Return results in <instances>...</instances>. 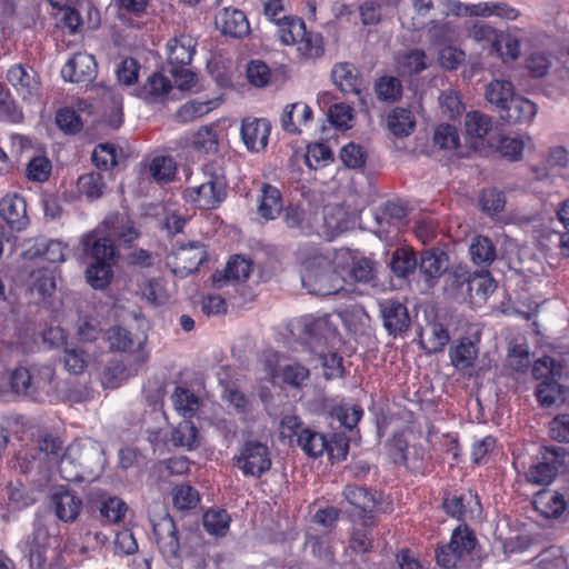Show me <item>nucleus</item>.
<instances>
[{"instance_id": "obj_36", "label": "nucleus", "mask_w": 569, "mask_h": 569, "mask_svg": "<svg viewBox=\"0 0 569 569\" xmlns=\"http://www.w3.org/2000/svg\"><path fill=\"white\" fill-rule=\"evenodd\" d=\"M168 441L176 448L196 449L199 446L198 430L190 420H183L172 429Z\"/></svg>"}, {"instance_id": "obj_33", "label": "nucleus", "mask_w": 569, "mask_h": 569, "mask_svg": "<svg viewBox=\"0 0 569 569\" xmlns=\"http://www.w3.org/2000/svg\"><path fill=\"white\" fill-rule=\"evenodd\" d=\"M28 287L31 295L37 296L38 300L50 297L56 290V276L53 270L42 268L30 273Z\"/></svg>"}, {"instance_id": "obj_54", "label": "nucleus", "mask_w": 569, "mask_h": 569, "mask_svg": "<svg viewBox=\"0 0 569 569\" xmlns=\"http://www.w3.org/2000/svg\"><path fill=\"white\" fill-rule=\"evenodd\" d=\"M229 526L230 516L226 510H208L203 516V527L210 535L224 536Z\"/></svg>"}, {"instance_id": "obj_26", "label": "nucleus", "mask_w": 569, "mask_h": 569, "mask_svg": "<svg viewBox=\"0 0 569 569\" xmlns=\"http://www.w3.org/2000/svg\"><path fill=\"white\" fill-rule=\"evenodd\" d=\"M104 226L110 236L116 237L122 244L131 247L140 232L127 213L116 212L104 219Z\"/></svg>"}, {"instance_id": "obj_59", "label": "nucleus", "mask_w": 569, "mask_h": 569, "mask_svg": "<svg viewBox=\"0 0 569 569\" xmlns=\"http://www.w3.org/2000/svg\"><path fill=\"white\" fill-rule=\"evenodd\" d=\"M127 512V505L118 497H110L101 502L100 515L110 523L121 521Z\"/></svg>"}, {"instance_id": "obj_42", "label": "nucleus", "mask_w": 569, "mask_h": 569, "mask_svg": "<svg viewBox=\"0 0 569 569\" xmlns=\"http://www.w3.org/2000/svg\"><path fill=\"white\" fill-rule=\"evenodd\" d=\"M170 81L161 73H152L139 90V97L148 102H157L169 93Z\"/></svg>"}, {"instance_id": "obj_11", "label": "nucleus", "mask_w": 569, "mask_h": 569, "mask_svg": "<svg viewBox=\"0 0 569 569\" xmlns=\"http://www.w3.org/2000/svg\"><path fill=\"white\" fill-rule=\"evenodd\" d=\"M565 449L561 447L546 448L545 461L532 465L526 472L528 482L537 486H547L553 481L558 473V466L562 462Z\"/></svg>"}, {"instance_id": "obj_62", "label": "nucleus", "mask_w": 569, "mask_h": 569, "mask_svg": "<svg viewBox=\"0 0 569 569\" xmlns=\"http://www.w3.org/2000/svg\"><path fill=\"white\" fill-rule=\"evenodd\" d=\"M433 142L440 149L458 150L459 134L451 124H440L433 134Z\"/></svg>"}, {"instance_id": "obj_25", "label": "nucleus", "mask_w": 569, "mask_h": 569, "mask_svg": "<svg viewBox=\"0 0 569 569\" xmlns=\"http://www.w3.org/2000/svg\"><path fill=\"white\" fill-rule=\"evenodd\" d=\"M49 535L43 528H34L30 537L24 542L23 552L29 559V565L33 569H44L47 565Z\"/></svg>"}, {"instance_id": "obj_18", "label": "nucleus", "mask_w": 569, "mask_h": 569, "mask_svg": "<svg viewBox=\"0 0 569 569\" xmlns=\"http://www.w3.org/2000/svg\"><path fill=\"white\" fill-rule=\"evenodd\" d=\"M196 40L186 34H181L167 43L168 60L172 66L171 73L178 76L184 72V67L192 61L196 52Z\"/></svg>"}, {"instance_id": "obj_9", "label": "nucleus", "mask_w": 569, "mask_h": 569, "mask_svg": "<svg viewBox=\"0 0 569 569\" xmlns=\"http://www.w3.org/2000/svg\"><path fill=\"white\" fill-rule=\"evenodd\" d=\"M153 535L166 562L176 567L180 559V542L173 519L166 515L152 523Z\"/></svg>"}, {"instance_id": "obj_14", "label": "nucleus", "mask_w": 569, "mask_h": 569, "mask_svg": "<svg viewBox=\"0 0 569 569\" xmlns=\"http://www.w3.org/2000/svg\"><path fill=\"white\" fill-rule=\"evenodd\" d=\"M271 124L263 118H244L240 134L246 148L251 152L263 150L269 140Z\"/></svg>"}, {"instance_id": "obj_60", "label": "nucleus", "mask_w": 569, "mask_h": 569, "mask_svg": "<svg viewBox=\"0 0 569 569\" xmlns=\"http://www.w3.org/2000/svg\"><path fill=\"white\" fill-rule=\"evenodd\" d=\"M172 495L173 505L179 510L192 509L200 501L198 491L188 485L176 487Z\"/></svg>"}, {"instance_id": "obj_10", "label": "nucleus", "mask_w": 569, "mask_h": 569, "mask_svg": "<svg viewBox=\"0 0 569 569\" xmlns=\"http://www.w3.org/2000/svg\"><path fill=\"white\" fill-rule=\"evenodd\" d=\"M52 377L53 370L50 367L42 368L37 376L29 369L20 367L12 371L10 382L16 393L34 396L38 392H48Z\"/></svg>"}, {"instance_id": "obj_61", "label": "nucleus", "mask_w": 569, "mask_h": 569, "mask_svg": "<svg viewBox=\"0 0 569 569\" xmlns=\"http://www.w3.org/2000/svg\"><path fill=\"white\" fill-rule=\"evenodd\" d=\"M212 109V101H190L184 103L177 112L179 122H189L207 114Z\"/></svg>"}, {"instance_id": "obj_55", "label": "nucleus", "mask_w": 569, "mask_h": 569, "mask_svg": "<svg viewBox=\"0 0 569 569\" xmlns=\"http://www.w3.org/2000/svg\"><path fill=\"white\" fill-rule=\"evenodd\" d=\"M298 50L308 59H316L323 54V39L320 33L306 30V36L297 42Z\"/></svg>"}, {"instance_id": "obj_12", "label": "nucleus", "mask_w": 569, "mask_h": 569, "mask_svg": "<svg viewBox=\"0 0 569 569\" xmlns=\"http://www.w3.org/2000/svg\"><path fill=\"white\" fill-rule=\"evenodd\" d=\"M49 500L57 518L63 522H74L83 507L82 499L64 487L56 488Z\"/></svg>"}, {"instance_id": "obj_21", "label": "nucleus", "mask_w": 569, "mask_h": 569, "mask_svg": "<svg viewBox=\"0 0 569 569\" xmlns=\"http://www.w3.org/2000/svg\"><path fill=\"white\" fill-rule=\"evenodd\" d=\"M377 228L375 232L381 237L388 234L391 227H399L407 218V209L400 203L388 201L372 212Z\"/></svg>"}, {"instance_id": "obj_6", "label": "nucleus", "mask_w": 569, "mask_h": 569, "mask_svg": "<svg viewBox=\"0 0 569 569\" xmlns=\"http://www.w3.org/2000/svg\"><path fill=\"white\" fill-rule=\"evenodd\" d=\"M562 368L550 357L538 359L532 366V375L540 380L537 387V398L542 406L550 407L563 401V391L558 382Z\"/></svg>"}, {"instance_id": "obj_30", "label": "nucleus", "mask_w": 569, "mask_h": 569, "mask_svg": "<svg viewBox=\"0 0 569 569\" xmlns=\"http://www.w3.org/2000/svg\"><path fill=\"white\" fill-rule=\"evenodd\" d=\"M533 505L536 510L545 518H559L567 509V502L563 495L557 491H541L539 492Z\"/></svg>"}, {"instance_id": "obj_16", "label": "nucleus", "mask_w": 569, "mask_h": 569, "mask_svg": "<svg viewBox=\"0 0 569 569\" xmlns=\"http://www.w3.org/2000/svg\"><path fill=\"white\" fill-rule=\"evenodd\" d=\"M379 310L383 327L389 335L397 336L409 328L410 316L403 303L393 299H387L379 302Z\"/></svg>"}, {"instance_id": "obj_7", "label": "nucleus", "mask_w": 569, "mask_h": 569, "mask_svg": "<svg viewBox=\"0 0 569 569\" xmlns=\"http://www.w3.org/2000/svg\"><path fill=\"white\" fill-rule=\"evenodd\" d=\"M206 259L204 244L199 241H189L172 249L167 257V264L174 274L187 277L196 272Z\"/></svg>"}, {"instance_id": "obj_35", "label": "nucleus", "mask_w": 569, "mask_h": 569, "mask_svg": "<svg viewBox=\"0 0 569 569\" xmlns=\"http://www.w3.org/2000/svg\"><path fill=\"white\" fill-rule=\"evenodd\" d=\"M148 173L160 183H168L176 177L177 164L170 156L156 154L147 163Z\"/></svg>"}, {"instance_id": "obj_40", "label": "nucleus", "mask_w": 569, "mask_h": 569, "mask_svg": "<svg viewBox=\"0 0 569 569\" xmlns=\"http://www.w3.org/2000/svg\"><path fill=\"white\" fill-rule=\"evenodd\" d=\"M387 126L395 136L408 137L413 131L416 121L409 109L395 108L387 117Z\"/></svg>"}, {"instance_id": "obj_43", "label": "nucleus", "mask_w": 569, "mask_h": 569, "mask_svg": "<svg viewBox=\"0 0 569 569\" xmlns=\"http://www.w3.org/2000/svg\"><path fill=\"white\" fill-rule=\"evenodd\" d=\"M8 496V505L13 510L26 509L37 501V495L34 490L27 488L23 483L9 482L6 487Z\"/></svg>"}, {"instance_id": "obj_17", "label": "nucleus", "mask_w": 569, "mask_h": 569, "mask_svg": "<svg viewBox=\"0 0 569 569\" xmlns=\"http://www.w3.org/2000/svg\"><path fill=\"white\" fill-rule=\"evenodd\" d=\"M0 216L14 231H21L29 224L26 200L18 193H9L1 199Z\"/></svg>"}, {"instance_id": "obj_27", "label": "nucleus", "mask_w": 569, "mask_h": 569, "mask_svg": "<svg viewBox=\"0 0 569 569\" xmlns=\"http://www.w3.org/2000/svg\"><path fill=\"white\" fill-rule=\"evenodd\" d=\"M23 256L28 259L43 258L51 263L64 261V247L58 240L38 238L24 251Z\"/></svg>"}, {"instance_id": "obj_39", "label": "nucleus", "mask_w": 569, "mask_h": 569, "mask_svg": "<svg viewBox=\"0 0 569 569\" xmlns=\"http://www.w3.org/2000/svg\"><path fill=\"white\" fill-rule=\"evenodd\" d=\"M373 90L379 101L395 103L402 97L401 81L393 76H382L375 82Z\"/></svg>"}, {"instance_id": "obj_45", "label": "nucleus", "mask_w": 569, "mask_h": 569, "mask_svg": "<svg viewBox=\"0 0 569 569\" xmlns=\"http://www.w3.org/2000/svg\"><path fill=\"white\" fill-rule=\"evenodd\" d=\"M343 496L360 513H371L376 507L375 496L363 487L347 486Z\"/></svg>"}, {"instance_id": "obj_23", "label": "nucleus", "mask_w": 569, "mask_h": 569, "mask_svg": "<svg viewBox=\"0 0 569 569\" xmlns=\"http://www.w3.org/2000/svg\"><path fill=\"white\" fill-rule=\"evenodd\" d=\"M333 83L345 93L360 96L363 79L355 64L349 62L336 63L331 70Z\"/></svg>"}, {"instance_id": "obj_44", "label": "nucleus", "mask_w": 569, "mask_h": 569, "mask_svg": "<svg viewBox=\"0 0 569 569\" xmlns=\"http://www.w3.org/2000/svg\"><path fill=\"white\" fill-rule=\"evenodd\" d=\"M450 337L446 328L440 323L430 325L421 333V346L427 353H436L443 350Z\"/></svg>"}, {"instance_id": "obj_58", "label": "nucleus", "mask_w": 569, "mask_h": 569, "mask_svg": "<svg viewBox=\"0 0 569 569\" xmlns=\"http://www.w3.org/2000/svg\"><path fill=\"white\" fill-rule=\"evenodd\" d=\"M282 381L296 388L302 387L309 379V370L300 363L293 362L280 368Z\"/></svg>"}, {"instance_id": "obj_22", "label": "nucleus", "mask_w": 569, "mask_h": 569, "mask_svg": "<svg viewBox=\"0 0 569 569\" xmlns=\"http://www.w3.org/2000/svg\"><path fill=\"white\" fill-rule=\"evenodd\" d=\"M538 111L536 103L522 96H513L499 111L500 118L509 124L529 123Z\"/></svg>"}, {"instance_id": "obj_24", "label": "nucleus", "mask_w": 569, "mask_h": 569, "mask_svg": "<svg viewBox=\"0 0 569 569\" xmlns=\"http://www.w3.org/2000/svg\"><path fill=\"white\" fill-rule=\"evenodd\" d=\"M216 26L224 36L232 38H242L250 32L246 14L238 9H222L216 17Z\"/></svg>"}, {"instance_id": "obj_5", "label": "nucleus", "mask_w": 569, "mask_h": 569, "mask_svg": "<svg viewBox=\"0 0 569 569\" xmlns=\"http://www.w3.org/2000/svg\"><path fill=\"white\" fill-rule=\"evenodd\" d=\"M475 546L476 538L472 532L466 527H458L453 530L449 543L437 549V563L443 569H467L472 560Z\"/></svg>"}, {"instance_id": "obj_38", "label": "nucleus", "mask_w": 569, "mask_h": 569, "mask_svg": "<svg viewBox=\"0 0 569 569\" xmlns=\"http://www.w3.org/2000/svg\"><path fill=\"white\" fill-rule=\"evenodd\" d=\"M13 468L24 475L37 471L40 476L46 477L48 473L40 455H37V450L32 446H27L17 452Z\"/></svg>"}, {"instance_id": "obj_52", "label": "nucleus", "mask_w": 569, "mask_h": 569, "mask_svg": "<svg viewBox=\"0 0 569 569\" xmlns=\"http://www.w3.org/2000/svg\"><path fill=\"white\" fill-rule=\"evenodd\" d=\"M104 189L106 184L100 172H89L78 179L79 192L90 200L102 197Z\"/></svg>"}, {"instance_id": "obj_34", "label": "nucleus", "mask_w": 569, "mask_h": 569, "mask_svg": "<svg viewBox=\"0 0 569 569\" xmlns=\"http://www.w3.org/2000/svg\"><path fill=\"white\" fill-rule=\"evenodd\" d=\"M282 209L280 191L270 184H264L258 198V213L264 220H273Z\"/></svg>"}, {"instance_id": "obj_3", "label": "nucleus", "mask_w": 569, "mask_h": 569, "mask_svg": "<svg viewBox=\"0 0 569 569\" xmlns=\"http://www.w3.org/2000/svg\"><path fill=\"white\" fill-rule=\"evenodd\" d=\"M302 340L320 357L323 367L329 370L325 373L327 378L341 373V358L336 353H325L326 349H332L340 342L339 332L331 316L306 319Z\"/></svg>"}, {"instance_id": "obj_56", "label": "nucleus", "mask_w": 569, "mask_h": 569, "mask_svg": "<svg viewBox=\"0 0 569 569\" xmlns=\"http://www.w3.org/2000/svg\"><path fill=\"white\" fill-rule=\"evenodd\" d=\"M106 339L109 347L116 351H129L134 345L131 333L119 326L108 329L106 332Z\"/></svg>"}, {"instance_id": "obj_8", "label": "nucleus", "mask_w": 569, "mask_h": 569, "mask_svg": "<svg viewBox=\"0 0 569 569\" xmlns=\"http://www.w3.org/2000/svg\"><path fill=\"white\" fill-rule=\"evenodd\" d=\"M236 466L244 476L260 478L271 468L270 451L260 441H246L240 452L234 457Z\"/></svg>"}, {"instance_id": "obj_46", "label": "nucleus", "mask_w": 569, "mask_h": 569, "mask_svg": "<svg viewBox=\"0 0 569 569\" xmlns=\"http://www.w3.org/2000/svg\"><path fill=\"white\" fill-rule=\"evenodd\" d=\"M297 442L306 455L313 458L321 456L328 446L322 433L308 428L300 431Z\"/></svg>"}, {"instance_id": "obj_31", "label": "nucleus", "mask_w": 569, "mask_h": 569, "mask_svg": "<svg viewBox=\"0 0 569 569\" xmlns=\"http://www.w3.org/2000/svg\"><path fill=\"white\" fill-rule=\"evenodd\" d=\"M84 251L91 258V262L112 263L114 248L110 239L99 238L96 234H87L82 239Z\"/></svg>"}, {"instance_id": "obj_64", "label": "nucleus", "mask_w": 569, "mask_h": 569, "mask_svg": "<svg viewBox=\"0 0 569 569\" xmlns=\"http://www.w3.org/2000/svg\"><path fill=\"white\" fill-rule=\"evenodd\" d=\"M539 569H568L562 551L558 547H551L539 556Z\"/></svg>"}, {"instance_id": "obj_63", "label": "nucleus", "mask_w": 569, "mask_h": 569, "mask_svg": "<svg viewBox=\"0 0 569 569\" xmlns=\"http://www.w3.org/2000/svg\"><path fill=\"white\" fill-rule=\"evenodd\" d=\"M56 123L62 131L71 134L79 132L83 126L80 114L70 108L57 112Z\"/></svg>"}, {"instance_id": "obj_13", "label": "nucleus", "mask_w": 569, "mask_h": 569, "mask_svg": "<svg viewBox=\"0 0 569 569\" xmlns=\"http://www.w3.org/2000/svg\"><path fill=\"white\" fill-rule=\"evenodd\" d=\"M64 80L76 83H90L97 76V62L93 56L78 52L67 61L61 70Z\"/></svg>"}, {"instance_id": "obj_29", "label": "nucleus", "mask_w": 569, "mask_h": 569, "mask_svg": "<svg viewBox=\"0 0 569 569\" xmlns=\"http://www.w3.org/2000/svg\"><path fill=\"white\" fill-rule=\"evenodd\" d=\"M312 119L311 108L303 102L287 104L281 114V127L289 133H298L300 124H307Z\"/></svg>"}, {"instance_id": "obj_2", "label": "nucleus", "mask_w": 569, "mask_h": 569, "mask_svg": "<svg viewBox=\"0 0 569 569\" xmlns=\"http://www.w3.org/2000/svg\"><path fill=\"white\" fill-rule=\"evenodd\" d=\"M106 465L102 446L84 439L70 443L60 459V476L67 481H92L98 478Z\"/></svg>"}, {"instance_id": "obj_20", "label": "nucleus", "mask_w": 569, "mask_h": 569, "mask_svg": "<svg viewBox=\"0 0 569 569\" xmlns=\"http://www.w3.org/2000/svg\"><path fill=\"white\" fill-rule=\"evenodd\" d=\"M252 271V264L243 257L234 256L228 261L223 272H216L212 277L217 289L228 284H237L247 281Z\"/></svg>"}, {"instance_id": "obj_47", "label": "nucleus", "mask_w": 569, "mask_h": 569, "mask_svg": "<svg viewBox=\"0 0 569 569\" xmlns=\"http://www.w3.org/2000/svg\"><path fill=\"white\" fill-rule=\"evenodd\" d=\"M513 96V86L507 80H493L486 89L487 100L498 109V112L509 103Z\"/></svg>"}, {"instance_id": "obj_37", "label": "nucleus", "mask_w": 569, "mask_h": 569, "mask_svg": "<svg viewBox=\"0 0 569 569\" xmlns=\"http://www.w3.org/2000/svg\"><path fill=\"white\" fill-rule=\"evenodd\" d=\"M278 36L283 44H297L306 36V24L301 18L283 16L277 20Z\"/></svg>"}, {"instance_id": "obj_57", "label": "nucleus", "mask_w": 569, "mask_h": 569, "mask_svg": "<svg viewBox=\"0 0 569 569\" xmlns=\"http://www.w3.org/2000/svg\"><path fill=\"white\" fill-rule=\"evenodd\" d=\"M332 160L331 149L326 143H313L308 147L306 162L311 169L325 167Z\"/></svg>"}, {"instance_id": "obj_51", "label": "nucleus", "mask_w": 569, "mask_h": 569, "mask_svg": "<svg viewBox=\"0 0 569 569\" xmlns=\"http://www.w3.org/2000/svg\"><path fill=\"white\" fill-rule=\"evenodd\" d=\"M468 37L482 44V47L491 44L496 51L500 50V36L483 21L475 22L468 29Z\"/></svg>"}, {"instance_id": "obj_1", "label": "nucleus", "mask_w": 569, "mask_h": 569, "mask_svg": "<svg viewBox=\"0 0 569 569\" xmlns=\"http://www.w3.org/2000/svg\"><path fill=\"white\" fill-rule=\"evenodd\" d=\"M300 263V278L302 287L316 296L337 295L345 288L346 278L336 268L331 260L317 247H300L297 253Z\"/></svg>"}, {"instance_id": "obj_15", "label": "nucleus", "mask_w": 569, "mask_h": 569, "mask_svg": "<svg viewBox=\"0 0 569 569\" xmlns=\"http://www.w3.org/2000/svg\"><path fill=\"white\" fill-rule=\"evenodd\" d=\"M7 80L24 100L32 102L38 99L40 82L32 69H27L20 63L14 64L8 70Z\"/></svg>"}, {"instance_id": "obj_41", "label": "nucleus", "mask_w": 569, "mask_h": 569, "mask_svg": "<svg viewBox=\"0 0 569 569\" xmlns=\"http://www.w3.org/2000/svg\"><path fill=\"white\" fill-rule=\"evenodd\" d=\"M469 253L473 263L479 267L490 266L497 257L495 244L485 236H477L472 239Z\"/></svg>"}, {"instance_id": "obj_28", "label": "nucleus", "mask_w": 569, "mask_h": 569, "mask_svg": "<svg viewBox=\"0 0 569 569\" xmlns=\"http://www.w3.org/2000/svg\"><path fill=\"white\" fill-rule=\"evenodd\" d=\"M32 448L40 455L41 460L49 472L51 468L58 467L60 471V459L63 455V445L58 437L47 435L37 440Z\"/></svg>"}, {"instance_id": "obj_48", "label": "nucleus", "mask_w": 569, "mask_h": 569, "mask_svg": "<svg viewBox=\"0 0 569 569\" xmlns=\"http://www.w3.org/2000/svg\"><path fill=\"white\" fill-rule=\"evenodd\" d=\"M389 264L397 277L407 278L416 270L418 260L411 250L399 248L392 253Z\"/></svg>"}, {"instance_id": "obj_49", "label": "nucleus", "mask_w": 569, "mask_h": 569, "mask_svg": "<svg viewBox=\"0 0 569 569\" xmlns=\"http://www.w3.org/2000/svg\"><path fill=\"white\" fill-rule=\"evenodd\" d=\"M174 409L184 418L192 417L199 409V399L190 390L177 387L171 396Z\"/></svg>"}, {"instance_id": "obj_32", "label": "nucleus", "mask_w": 569, "mask_h": 569, "mask_svg": "<svg viewBox=\"0 0 569 569\" xmlns=\"http://www.w3.org/2000/svg\"><path fill=\"white\" fill-rule=\"evenodd\" d=\"M449 357L457 370L465 371L473 367L478 357V347L470 339L463 338L450 348Z\"/></svg>"}, {"instance_id": "obj_19", "label": "nucleus", "mask_w": 569, "mask_h": 569, "mask_svg": "<svg viewBox=\"0 0 569 569\" xmlns=\"http://www.w3.org/2000/svg\"><path fill=\"white\" fill-rule=\"evenodd\" d=\"M417 267L428 286L433 287L436 281L447 271L449 258L443 250L431 248L421 252Z\"/></svg>"}, {"instance_id": "obj_50", "label": "nucleus", "mask_w": 569, "mask_h": 569, "mask_svg": "<svg viewBox=\"0 0 569 569\" xmlns=\"http://www.w3.org/2000/svg\"><path fill=\"white\" fill-rule=\"evenodd\" d=\"M465 128L470 137L482 139L492 129V119L480 111H470L465 117Z\"/></svg>"}, {"instance_id": "obj_4", "label": "nucleus", "mask_w": 569, "mask_h": 569, "mask_svg": "<svg viewBox=\"0 0 569 569\" xmlns=\"http://www.w3.org/2000/svg\"><path fill=\"white\" fill-rule=\"evenodd\" d=\"M204 180L184 190V196L202 210L218 208L227 197V179L218 163H209L203 169Z\"/></svg>"}, {"instance_id": "obj_53", "label": "nucleus", "mask_w": 569, "mask_h": 569, "mask_svg": "<svg viewBox=\"0 0 569 569\" xmlns=\"http://www.w3.org/2000/svg\"><path fill=\"white\" fill-rule=\"evenodd\" d=\"M88 283L94 289L106 288L112 278L111 263L90 262L86 270Z\"/></svg>"}]
</instances>
